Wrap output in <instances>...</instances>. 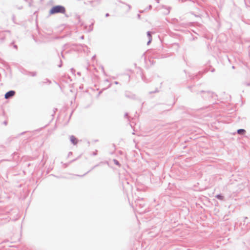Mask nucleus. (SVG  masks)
Returning <instances> with one entry per match:
<instances>
[{"label":"nucleus","mask_w":250,"mask_h":250,"mask_svg":"<svg viewBox=\"0 0 250 250\" xmlns=\"http://www.w3.org/2000/svg\"><path fill=\"white\" fill-rule=\"evenodd\" d=\"M216 197L218 199H220V200H222L223 198V197L222 196H221V195H217Z\"/></svg>","instance_id":"obj_6"},{"label":"nucleus","mask_w":250,"mask_h":250,"mask_svg":"<svg viewBox=\"0 0 250 250\" xmlns=\"http://www.w3.org/2000/svg\"><path fill=\"white\" fill-rule=\"evenodd\" d=\"M15 92L14 91H9L5 94V98L8 99L10 97H12L15 95Z\"/></svg>","instance_id":"obj_2"},{"label":"nucleus","mask_w":250,"mask_h":250,"mask_svg":"<svg viewBox=\"0 0 250 250\" xmlns=\"http://www.w3.org/2000/svg\"><path fill=\"white\" fill-rule=\"evenodd\" d=\"M65 12V8L61 5H57L53 6L50 10L49 14L51 15L62 13L64 14Z\"/></svg>","instance_id":"obj_1"},{"label":"nucleus","mask_w":250,"mask_h":250,"mask_svg":"<svg viewBox=\"0 0 250 250\" xmlns=\"http://www.w3.org/2000/svg\"><path fill=\"white\" fill-rule=\"evenodd\" d=\"M245 130L243 129H238L237 131L238 133L240 134H243L245 133Z\"/></svg>","instance_id":"obj_5"},{"label":"nucleus","mask_w":250,"mask_h":250,"mask_svg":"<svg viewBox=\"0 0 250 250\" xmlns=\"http://www.w3.org/2000/svg\"><path fill=\"white\" fill-rule=\"evenodd\" d=\"M70 140L71 142L74 145H76L77 143V139L73 136L70 137Z\"/></svg>","instance_id":"obj_3"},{"label":"nucleus","mask_w":250,"mask_h":250,"mask_svg":"<svg viewBox=\"0 0 250 250\" xmlns=\"http://www.w3.org/2000/svg\"><path fill=\"white\" fill-rule=\"evenodd\" d=\"M147 36L149 37V41L147 42V44H148L151 42V41H152V36H151V35L150 34V33L149 32H148L147 33Z\"/></svg>","instance_id":"obj_4"}]
</instances>
